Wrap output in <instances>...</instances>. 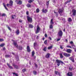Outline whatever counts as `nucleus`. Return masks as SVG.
<instances>
[{
    "mask_svg": "<svg viewBox=\"0 0 76 76\" xmlns=\"http://www.w3.org/2000/svg\"><path fill=\"white\" fill-rule=\"evenodd\" d=\"M52 47L53 46H51L50 47H48V50H50V49H51V48H52Z\"/></svg>",
    "mask_w": 76,
    "mask_h": 76,
    "instance_id": "nucleus-30",
    "label": "nucleus"
},
{
    "mask_svg": "<svg viewBox=\"0 0 76 76\" xmlns=\"http://www.w3.org/2000/svg\"><path fill=\"white\" fill-rule=\"evenodd\" d=\"M27 19L28 22H29L30 23H32L33 20H32V18L30 17L29 16H27Z\"/></svg>",
    "mask_w": 76,
    "mask_h": 76,
    "instance_id": "nucleus-2",
    "label": "nucleus"
},
{
    "mask_svg": "<svg viewBox=\"0 0 76 76\" xmlns=\"http://www.w3.org/2000/svg\"><path fill=\"white\" fill-rule=\"evenodd\" d=\"M58 35L60 37H62L63 36V32L61 31H59L58 32Z\"/></svg>",
    "mask_w": 76,
    "mask_h": 76,
    "instance_id": "nucleus-4",
    "label": "nucleus"
},
{
    "mask_svg": "<svg viewBox=\"0 0 76 76\" xmlns=\"http://www.w3.org/2000/svg\"><path fill=\"white\" fill-rule=\"evenodd\" d=\"M60 48L61 49H63V47L61 45H60Z\"/></svg>",
    "mask_w": 76,
    "mask_h": 76,
    "instance_id": "nucleus-46",
    "label": "nucleus"
},
{
    "mask_svg": "<svg viewBox=\"0 0 76 76\" xmlns=\"http://www.w3.org/2000/svg\"><path fill=\"white\" fill-rule=\"evenodd\" d=\"M13 44L15 47H16L17 48H18V44H17V42H15V41H14L13 42Z\"/></svg>",
    "mask_w": 76,
    "mask_h": 76,
    "instance_id": "nucleus-8",
    "label": "nucleus"
},
{
    "mask_svg": "<svg viewBox=\"0 0 76 76\" xmlns=\"http://www.w3.org/2000/svg\"><path fill=\"white\" fill-rule=\"evenodd\" d=\"M16 33L17 35H18L19 34V30H18L16 31Z\"/></svg>",
    "mask_w": 76,
    "mask_h": 76,
    "instance_id": "nucleus-26",
    "label": "nucleus"
},
{
    "mask_svg": "<svg viewBox=\"0 0 76 76\" xmlns=\"http://www.w3.org/2000/svg\"><path fill=\"white\" fill-rule=\"evenodd\" d=\"M70 1H72V0H70L69 1H68L65 2L66 4H67L68 3H70Z\"/></svg>",
    "mask_w": 76,
    "mask_h": 76,
    "instance_id": "nucleus-37",
    "label": "nucleus"
},
{
    "mask_svg": "<svg viewBox=\"0 0 76 76\" xmlns=\"http://www.w3.org/2000/svg\"><path fill=\"white\" fill-rule=\"evenodd\" d=\"M68 76H72L73 75H72V72H68L67 74Z\"/></svg>",
    "mask_w": 76,
    "mask_h": 76,
    "instance_id": "nucleus-16",
    "label": "nucleus"
},
{
    "mask_svg": "<svg viewBox=\"0 0 76 76\" xmlns=\"http://www.w3.org/2000/svg\"><path fill=\"white\" fill-rule=\"evenodd\" d=\"M60 39H57L56 41H60Z\"/></svg>",
    "mask_w": 76,
    "mask_h": 76,
    "instance_id": "nucleus-58",
    "label": "nucleus"
},
{
    "mask_svg": "<svg viewBox=\"0 0 76 76\" xmlns=\"http://www.w3.org/2000/svg\"><path fill=\"white\" fill-rule=\"evenodd\" d=\"M8 29L10 31H12V30H11V28L9 27L8 28Z\"/></svg>",
    "mask_w": 76,
    "mask_h": 76,
    "instance_id": "nucleus-51",
    "label": "nucleus"
},
{
    "mask_svg": "<svg viewBox=\"0 0 76 76\" xmlns=\"http://www.w3.org/2000/svg\"><path fill=\"white\" fill-rule=\"evenodd\" d=\"M5 9H6V10H8V9H7V7H4Z\"/></svg>",
    "mask_w": 76,
    "mask_h": 76,
    "instance_id": "nucleus-61",
    "label": "nucleus"
},
{
    "mask_svg": "<svg viewBox=\"0 0 76 76\" xmlns=\"http://www.w3.org/2000/svg\"><path fill=\"white\" fill-rule=\"evenodd\" d=\"M66 47H68V48H72V47L69 45L67 46Z\"/></svg>",
    "mask_w": 76,
    "mask_h": 76,
    "instance_id": "nucleus-48",
    "label": "nucleus"
},
{
    "mask_svg": "<svg viewBox=\"0 0 76 76\" xmlns=\"http://www.w3.org/2000/svg\"><path fill=\"white\" fill-rule=\"evenodd\" d=\"M70 44H73V42H72V41H71L70 42Z\"/></svg>",
    "mask_w": 76,
    "mask_h": 76,
    "instance_id": "nucleus-57",
    "label": "nucleus"
},
{
    "mask_svg": "<svg viewBox=\"0 0 76 76\" xmlns=\"http://www.w3.org/2000/svg\"><path fill=\"white\" fill-rule=\"evenodd\" d=\"M66 51L67 53H71L72 50L70 49H67L66 50Z\"/></svg>",
    "mask_w": 76,
    "mask_h": 76,
    "instance_id": "nucleus-10",
    "label": "nucleus"
},
{
    "mask_svg": "<svg viewBox=\"0 0 76 76\" xmlns=\"http://www.w3.org/2000/svg\"><path fill=\"white\" fill-rule=\"evenodd\" d=\"M44 43L45 44H47V40H46L44 41Z\"/></svg>",
    "mask_w": 76,
    "mask_h": 76,
    "instance_id": "nucleus-45",
    "label": "nucleus"
},
{
    "mask_svg": "<svg viewBox=\"0 0 76 76\" xmlns=\"http://www.w3.org/2000/svg\"><path fill=\"white\" fill-rule=\"evenodd\" d=\"M68 20L69 22H72V18H69Z\"/></svg>",
    "mask_w": 76,
    "mask_h": 76,
    "instance_id": "nucleus-21",
    "label": "nucleus"
},
{
    "mask_svg": "<svg viewBox=\"0 0 76 76\" xmlns=\"http://www.w3.org/2000/svg\"><path fill=\"white\" fill-rule=\"evenodd\" d=\"M41 30V28L38 25H37V30H36V34H37V33H38Z\"/></svg>",
    "mask_w": 76,
    "mask_h": 76,
    "instance_id": "nucleus-5",
    "label": "nucleus"
},
{
    "mask_svg": "<svg viewBox=\"0 0 76 76\" xmlns=\"http://www.w3.org/2000/svg\"><path fill=\"white\" fill-rule=\"evenodd\" d=\"M3 4L4 5V7H6V4H4V3H3Z\"/></svg>",
    "mask_w": 76,
    "mask_h": 76,
    "instance_id": "nucleus-55",
    "label": "nucleus"
},
{
    "mask_svg": "<svg viewBox=\"0 0 76 76\" xmlns=\"http://www.w3.org/2000/svg\"><path fill=\"white\" fill-rule=\"evenodd\" d=\"M15 18H16V16L15 15H14L12 16V19H14Z\"/></svg>",
    "mask_w": 76,
    "mask_h": 76,
    "instance_id": "nucleus-41",
    "label": "nucleus"
},
{
    "mask_svg": "<svg viewBox=\"0 0 76 76\" xmlns=\"http://www.w3.org/2000/svg\"><path fill=\"white\" fill-rule=\"evenodd\" d=\"M2 61H4V62H5V60L4 59H3Z\"/></svg>",
    "mask_w": 76,
    "mask_h": 76,
    "instance_id": "nucleus-64",
    "label": "nucleus"
},
{
    "mask_svg": "<svg viewBox=\"0 0 76 76\" xmlns=\"http://www.w3.org/2000/svg\"><path fill=\"white\" fill-rule=\"evenodd\" d=\"M58 12H56V17H58Z\"/></svg>",
    "mask_w": 76,
    "mask_h": 76,
    "instance_id": "nucleus-47",
    "label": "nucleus"
},
{
    "mask_svg": "<svg viewBox=\"0 0 76 76\" xmlns=\"http://www.w3.org/2000/svg\"><path fill=\"white\" fill-rule=\"evenodd\" d=\"M3 41H4L3 39H0V41H1V42Z\"/></svg>",
    "mask_w": 76,
    "mask_h": 76,
    "instance_id": "nucleus-49",
    "label": "nucleus"
},
{
    "mask_svg": "<svg viewBox=\"0 0 76 76\" xmlns=\"http://www.w3.org/2000/svg\"><path fill=\"white\" fill-rule=\"evenodd\" d=\"M7 7H8V6H9V4H7Z\"/></svg>",
    "mask_w": 76,
    "mask_h": 76,
    "instance_id": "nucleus-62",
    "label": "nucleus"
},
{
    "mask_svg": "<svg viewBox=\"0 0 76 76\" xmlns=\"http://www.w3.org/2000/svg\"><path fill=\"white\" fill-rule=\"evenodd\" d=\"M6 16V14L4 13L2 14L1 15V16L3 17V16Z\"/></svg>",
    "mask_w": 76,
    "mask_h": 76,
    "instance_id": "nucleus-43",
    "label": "nucleus"
},
{
    "mask_svg": "<svg viewBox=\"0 0 76 76\" xmlns=\"http://www.w3.org/2000/svg\"><path fill=\"white\" fill-rule=\"evenodd\" d=\"M37 45V43L36 42L34 43V48H35V46H36V45Z\"/></svg>",
    "mask_w": 76,
    "mask_h": 76,
    "instance_id": "nucleus-24",
    "label": "nucleus"
},
{
    "mask_svg": "<svg viewBox=\"0 0 76 76\" xmlns=\"http://www.w3.org/2000/svg\"><path fill=\"white\" fill-rule=\"evenodd\" d=\"M26 70V69H23L22 70L23 73H24Z\"/></svg>",
    "mask_w": 76,
    "mask_h": 76,
    "instance_id": "nucleus-42",
    "label": "nucleus"
},
{
    "mask_svg": "<svg viewBox=\"0 0 76 76\" xmlns=\"http://www.w3.org/2000/svg\"><path fill=\"white\" fill-rule=\"evenodd\" d=\"M45 37L46 38V37H47V34H45Z\"/></svg>",
    "mask_w": 76,
    "mask_h": 76,
    "instance_id": "nucleus-53",
    "label": "nucleus"
},
{
    "mask_svg": "<svg viewBox=\"0 0 76 76\" xmlns=\"http://www.w3.org/2000/svg\"><path fill=\"white\" fill-rule=\"evenodd\" d=\"M35 54V52H34V51H33L32 52V56H34V55Z\"/></svg>",
    "mask_w": 76,
    "mask_h": 76,
    "instance_id": "nucleus-38",
    "label": "nucleus"
},
{
    "mask_svg": "<svg viewBox=\"0 0 76 76\" xmlns=\"http://www.w3.org/2000/svg\"><path fill=\"white\" fill-rule=\"evenodd\" d=\"M9 3V6H13V1L10 0Z\"/></svg>",
    "mask_w": 76,
    "mask_h": 76,
    "instance_id": "nucleus-11",
    "label": "nucleus"
},
{
    "mask_svg": "<svg viewBox=\"0 0 76 76\" xmlns=\"http://www.w3.org/2000/svg\"><path fill=\"white\" fill-rule=\"evenodd\" d=\"M53 19H51V21H50V23L51 24V25H53V24H54V22H53Z\"/></svg>",
    "mask_w": 76,
    "mask_h": 76,
    "instance_id": "nucleus-22",
    "label": "nucleus"
},
{
    "mask_svg": "<svg viewBox=\"0 0 76 76\" xmlns=\"http://www.w3.org/2000/svg\"><path fill=\"white\" fill-rule=\"evenodd\" d=\"M71 46H72V47H75V45H74V43H73L71 45Z\"/></svg>",
    "mask_w": 76,
    "mask_h": 76,
    "instance_id": "nucleus-44",
    "label": "nucleus"
},
{
    "mask_svg": "<svg viewBox=\"0 0 76 76\" xmlns=\"http://www.w3.org/2000/svg\"><path fill=\"white\" fill-rule=\"evenodd\" d=\"M0 47H3V46H4V44H2L0 45Z\"/></svg>",
    "mask_w": 76,
    "mask_h": 76,
    "instance_id": "nucleus-40",
    "label": "nucleus"
},
{
    "mask_svg": "<svg viewBox=\"0 0 76 76\" xmlns=\"http://www.w3.org/2000/svg\"><path fill=\"white\" fill-rule=\"evenodd\" d=\"M42 12L43 13H47V10H45L44 9L42 10Z\"/></svg>",
    "mask_w": 76,
    "mask_h": 76,
    "instance_id": "nucleus-19",
    "label": "nucleus"
},
{
    "mask_svg": "<svg viewBox=\"0 0 76 76\" xmlns=\"http://www.w3.org/2000/svg\"><path fill=\"white\" fill-rule=\"evenodd\" d=\"M19 22H20V23H22V20H20L19 21Z\"/></svg>",
    "mask_w": 76,
    "mask_h": 76,
    "instance_id": "nucleus-60",
    "label": "nucleus"
},
{
    "mask_svg": "<svg viewBox=\"0 0 76 76\" xmlns=\"http://www.w3.org/2000/svg\"><path fill=\"white\" fill-rule=\"evenodd\" d=\"M26 14L27 15H29V12H28V11L26 12Z\"/></svg>",
    "mask_w": 76,
    "mask_h": 76,
    "instance_id": "nucleus-50",
    "label": "nucleus"
},
{
    "mask_svg": "<svg viewBox=\"0 0 76 76\" xmlns=\"http://www.w3.org/2000/svg\"><path fill=\"white\" fill-rule=\"evenodd\" d=\"M5 57H6V58H8V57H11L12 56H10V55H6L5 56Z\"/></svg>",
    "mask_w": 76,
    "mask_h": 76,
    "instance_id": "nucleus-20",
    "label": "nucleus"
},
{
    "mask_svg": "<svg viewBox=\"0 0 76 76\" xmlns=\"http://www.w3.org/2000/svg\"><path fill=\"white\" fill-rule=\"evenodd\" d=\"M27 6L28 7H30L31 6V5L29 4H27Z\"/></svg>",
    "mask_w": 76,
    "mask_h": 76,
    "instance_id": "nucleus-36",
    "label": "nucleus"
},
{
    "mask_svg": "<svg viewBox=\"0 0 76 76\" xmlns=\"http://www.w3.org/2000/svg\"><path fill=\"white\" fill-rule=\"evenodd\" d=\"M63 11H64L63 8L60 9L58 10V12L61 16H62V13H63Z\"/></svg>",
    "mask_w": 76,
    "mask_h": 76,
    "instance_id": "nucleus-3",
    "label": "nucleus"
},
{
    "mask_svg": "<svg viewBox=\"0 0 76 76\" xmlns=\"http://www.w3.org/2000/svg\"><path fill=\"white\" fill-rule=\"evenodd\" d=\"M17 4H22V2L21 1H19L18 2H17Z\"/></svg>",
    "mask_w": 76,
    "mask_h": 76,
    "instance_id": "nucleus-14",
    "label": "nucleus"
},
{
    "mask_svg": "<svg viewBox=\"0 0 76 76\" xmlns=\"http://www.w3.org/2000/svg\"><path fill=\"white\" fill-rule=\"evenodd\" d=\"M43 50V51H47V47H45L44 48Z\"/></svg>",
    "mask_w": 76,
    "mask_h": 76,
    "instance_id": "nucleus-32",
    "label": "nucleus"
},
{
    "mask_svg": "<svg viewBox=\"0 0 76 76\" xmlns=\"http://www.w3.org/2000/svg\"><path fill=\"white\" fill-rule=\"evenodd\" d=\"M7 65L9 67L10 69H13V67L11 66L10 65V64H9L8 63H7Z\"/></svg>",
    "mask_w": 76,
    "mask_h": 76,
    "instance_id": "nucleus-18",
    "label": "nucleus"
},
{
    "mask_svg": "<svg viewBox=\"0 0 76 76\" xmlns=\"http://www.w3.org/2000/svg\"><path fill=\"white\" fill-rule=\"evenodd\" d=\"M29 27L30 28H34V26L31 24H29Z\"/></svg>",
    "mask_w": 76,
    "mask_h": 76,
    "instance_id": "nucleus-15",
    "label": "nucleus"
},
{
    "mask_svg": "<svg viewBox=\"0 0 76 76\" xmlns=\"http://www.w3.org/2000/svg\"><path fill=\"white\" fill-rule=\"evenodd\" d=\"M39 39V36L38 35L37 37V39Z\"/></svg>",
    "mask_w": 76,
    "mask_h": 76,
    "instance_id": "nucleus-59",
    "label": "nucleus"
},
{
    "mask_svg": "<svg viewBox=\"0 0 76 76\" xmlns=\"http://www.w3.org/2000/svg\"><path fill=\"white\" fill-rule=\"evenodd\" d=\"M73 48V49H74V50H75V52H76V48Z\"/></svg>",
    "mask_w": 76,
    "mask_h": 76,
    "instance_id": "nucleus-52",
    "label": "nucleus"
},
{
    "mask_svg": "<svg viewBox=\"0 0 76 76\" xmlns=\"http://www.w3.org/2000/svg\"><path fill=\"white\" fill-rule=\"evenodd\" d=\"M33 73L34 74V75H37V72H36L35 71H33Z\"/></svg>",
    "mask_w": 76,
    "mask_h": 76,
    "instance_id": "nucleus-39",
    "label": "nucleus"
},
{
    "mask_svg": "<svg viewBox=\"0 0 76 76\" xmlns=\"http://www.w3.org/2000/svg\"><path fill=\"white\" fill-rule=\"evenodd\" d=\"M69 59L73 63H75V59H74V58L73 56H72L69 58Z\"/></svg>",
    "mask_w": 76,
    "mask_h": 76,
    "instance_id": "nucleus-7",
    "label": "nucleus"
},
{
    "mask_svg": "<svg viewBox=\"0 0 76 76\" xmlns=\"http://www.w3.org/2000/svg\"><path fill=\"white\" fill-rule=\"evenodd\" d=\"M46 5H47V7H48V5H49V1H48L46 2Z\"/></svg>",
    "mask_w": 76,
    "mask_h": 76,
    "instance_id": "nucleus-34",
    "label": "nucleus"
},
{
    "mask_svg": "<svg viewBox=\"0 0 76 76\" xmlns=\"http://www.w3.org/2000/svg\"><path fill=\"white\" fill-rule=\"evenodd\" d=\"M60 63L62 64H64V63L58 59L56 60V63L58 66H59L60 65Z\"/></svg>",
    "mask_w": 76,
    "mask_h": 76,
    "instance_id": "nucleus-1",
    "label": "nucleus"
},
{
    "mask_svg": "<svg viewBox=\"0 0 76 76\" xmlns=\"http://www.w3.org/2000/svg\"><path fill=\"white\" fill-rule=\"evenodd\" d=\"M27 51L29 53L31 51V49H30V48L29 46H28L27 47Z\"/></svg>",
    "mask_w": 76,
    "mask_h": 76,
    "instance_id": "nucleus-13",
    "label": "nucleus"
},
{
    "mask_svg": "<svg viewBox=\"0 0 76 76\" xmlns=\"http://www.w3.org/2000/svg\"><path fill=\"white\" fill-rule=\"evenodd\" d=\"M3 49V50H6L5 48H4Z\"/></svg>",
    "mask_w": 76,
    "mask_h": 76,
    "instance_id": "nucleus-63",
    "label": "nucleus"
},
{
    "mask_svg": "<svg viewBox=\"0 0 76 76\" xmlns=\"http://www.w3.org/2000/svg\"><path fill=\"white\" fill-rule=\"evenodd\" d=\"M60 57L61 58H63V54L62 53L60 54Z\"/></svg>",
    "mask_w": 76,
    "mask_h": 76,
    "instance_id": "nucleus-28",
    "label": "nucleus"
},
{
    "mask_svg": "<svg viewBox=\"0 0 76 76\" xmlns=\"http://www.w3.org/2000/svg\"><path fill=\"white\" fill-rule=\"evenodd\" d=\"M72 15L75 16L76 15V10H72Z\"/></svg>",
    "mask_w": 76,
    "mask_h": 76,
    "instance_id": "nucleus-9",
    "label": "nucleus"
},
{
    "mask_svg": "<svg viewBox=\"0 0 76 76\" xmlns=\"http://www.w3.org/2000/svg\"><path fill=\"white\" fill-rule=\"evenodd\" d=\"M19 50H21L22 49V46H20L19 47Z\"/></svg>",
    "mask_w": 76,
    "mask_h": 76,
    "instance_id": "nucleus-33",
    "label": "nucleus"
},
{
    "mask_svg": "<svg viewBox=\"0 0 76 76\" xmlns=\"http://www.w3.org/2000/svg\"><path fill=\"white\" fill-rule=\"evenodd\" d=\"M35 66L36 67H38V65L37 64H35Z\"/></svg>",
    "mask_w": 76,
    "mask_h": 76,
    "instance_id": "nucleus-54",
    "label": "nucleus"
},
{
    "mask_svg": "<svg viewBox=\"0 0 76 76\" xmlns=\"http://www.w3.org/2000/svg\"><path fill=\"white\" fill-rule=\"evenodd\" d=\"M53 25L51 24L50 26H49V28L50 29H52L53 28Z\"/></svg>",
    "mask_w": 76,
    "mask_h": 76,
    "instance_id": "nucleus-35",
    "label": "nucleus"
},
{
    "mask_svg": "<svg viewBox=\"0 0 76 76\" xmlns=\"http://www.w3.org/2000/svg\"><path fill=\"white\" fill-rule=\"evenodd\" d=\"M72 69H73V66H70L69 68V70H72Z\"/></svg>",
    "mask_w": 76,
    "mask_h": 76,
    "instance_id": "nucleus-29",
    "label": "nucleus"
},
{
    "mask_svg": "<svg viewBox=\"0 0 76 76\" xmlns=\"http://www.w3.org/2000/svg\"><path fill=\"white\" fill-rule=\"evenodd\" d=\"M15 57L17 59V61H19V57H18V56H15Z\"/></svg>",
    "mask_w": 76,
    "mask_h": 76,
    "instance_id": "nucleus-31",
    "label": "nucleus"
},
{
    "mask_svg": "<svg viewBox=\"0 0 76 76\" xmlns=\"http://www.w3.org/2000/svg\"><path fill=\"white\" fill-rule=\"evenodd\" d=\"M50 54L48 53L46 56V58H49L50 57Z\"/></svg>",
    "mask_w": 76,
    "mask_h": 76,
    "instance_id": "nucleus-17",
    "label": "nucleus"
},
{
    "mask_svg": "<svg viewBox=\"0 0 76 76\" xmlns=\"http://www.w3.org/2000/svg\"><path fill=\"white\" fill-rule=\"evenodd\" d=\"M36 13H39V9L37 8L36 10Z\"/></svg>",
    "mask_w": 76,
    "mask_h": 76,
    "instance_id": "nucleus-25",
    "label": "nucleus"
},
{
    "mask_svg": "<svg viewBox=\"0 0 76 76\" xmlns=\"http://www.w3.org/2000/svg\"><path fill=\"white\" fill-rule=\"evenodd\" d=\"M14 76H18V74L15 73H13Z\"/></svg>",
    "mask_w": 76,
    "mask_h": 76,
    "instance_id": "nucleus-23",
    "label": "nucleus"
},
{
    "mask_svg": "<svg viewBox=\"0 0 76 76\" xmlns=\"http://www.w3.org/2000/svg\"><path fill=\"white\" fill-rule=\"evenodd\" d=\"M49 39H50V40H52V39H51V38L50 37H49Z\"/></svg>",
    "mask_w": 76,
    "mask_h": 76,
    "instance_id": "nucleus-56",
    "label": "nucleus"
},
{
    "mask_svg": "<svg viewBox=\"0 0 76 76\" xmlns=\"http://www.w3.org/2000/svg\"><path fill=\"white\" fill-rule=\"evenodd\" d=\"M34 1V0H30L29 1H28V2L29 3H32V2H33V1Z\"/></svg>",
    "mask_w": 76,
    "mask_h": 76,
    "instance_id": "nucleus-27",
    "label": "nucleus"
},
{
    "mask_svg": "<svg viewBox=\"0 0 76 76\" xmlns=\"http://www.w3.org/2000/svg\"><path fill=\"white\" fill-rule=\"evenodd\" d=\"M63 55L65 57H69L70 56V54L67 53H63Z\"/></svg>",
    "mask_w": 76,
    "mask_h": 76,
    "instance_id": "nucleus-6",
    "label": "nucleus"
},
{
    "mask_svg": "<svg viewBox=\"0 0 76 76\" xmlns=\"http://www.w3.org/2000/svg\"><path fill=\"white\" fill-rule=\"evenodd\" d=\"M13 66H14L15 69H18L19 68L18 66H17V65H15L14 64H13Z\"/></svg>",
    "mask_w": 76,
    "mask_h": 76,
    "instance_id": "nucleus-12",
    "label": "nucleus"
}]
</instances>
